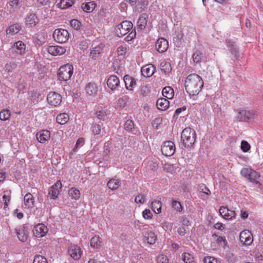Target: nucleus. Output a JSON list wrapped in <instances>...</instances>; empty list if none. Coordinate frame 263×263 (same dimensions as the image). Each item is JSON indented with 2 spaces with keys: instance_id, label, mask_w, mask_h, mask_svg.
<instances>
[{
  "instance_id": "f257e3e1",
  "label": "nucleus",
  "mask_w": 263,
  "mask_h": 263,
  "mask_svg": "<svg viewBox=\"0 0 263 263\" xmlns=\"http://www.w3.org/2000/svg\"><path fill=\"white\" fill-rule=\"evenodd\" d=\"M203 86V81L200 76L196 73L189 75L185 81V88L190 95H197Z\"/></svg>"
},
{
  "instance_id": "f03ea898",
  "label": "nucleus",
  "mask_w": 263,
  "mask_h": 263,
  "mask_svg": "<svg viewBox=\"0 0 263 263\" xmlns=\"http://www.w3.org/2000/svg\"><path fill=\"white\" fill-rule=\"evenodd\" d=\"M196 139L195 131L190 128H184L181 133V140L185 147H190L195 143Z\"/></svg>"
},
{
  "instance_id": "7ed1b4c3",
  "label": "nucleus",
  "mask_w": 263,
  "mask_h": 263,
  "mask_svg": "<svg viewBox=\"0 0 263 263\" xmlns=\"http://www.w3.org/2000/svg\"><path fill=\"white\" fill-rule=\"evenodd\" d=\"M73 69L72 65L69 64L62 66L58 73L59 80L66 81L70 79L73 74Z\"/></svg>"
},
{
  "instance_id": "20e7f679",
  "label": "nucleus",
  "mask_w": 263,
  "mask_h": 263,
  "mask_svg": "<svg viewBox=\"0 0 263 263\" xmlns=\"http://www.w3.org/2000/svg\"><path fill=\"white\" fill-rule=\"evenodd\" d=\"M133 24L129 21H124L116 28L115 32L119 37H122L127 34L133 29Z\"/></svg>"
},
{
  "instance_id": "39448f33",
  "label": "nucleus",
  "mask_w": 263,
  "mask_h": 263,
  "mask_svg": "<svg viewBox=\"0 0 263 263\" xmlns=\"http://www.w3.org/2000/svg\"><path fill=\"white\" fill-rule=\"evenodd\" d=\"M69 36V32L64 29H56L53 33L54 40L59 43H64L67 42Z\"/></svg>"
},
{
  "instance_id": "423d86ee",
  "label": "nucleus",
  "mask_w": 263,
  "mask_h": 263,
  "mask_svg": "<svg viewBox=\"0 0 263 263\" xmlns=\"http://www.w3.org/2000/svg\"><path fill=\"white\" fill-rule=\"evenodd\" d=\"M241 174L248 178L251 182L255 183L256 184H259V181H257L260 175L259 173L255 171L248 168H243L241 171Z\"/></svg>"
},
{
  "instance_id": "0eeeda50",
  "label": "nucleus",
  "mask_w": 263,
  "mask_h": 263,
  "mask_svg": "<svg viewBox=\"0 0 263 263\" xmlns=\"http://www.w3.org/2000/svg\"><path fill=\"white\" fill-rule=\"evenodd\" d=\"M175 145L171 141L164 142L161 147L162 153L166 156H172L175 153Z\"/></svg>"
},
{
  "instance_id": "6e6552de",
  "label": "nucleus",
  "mask_w": 263,
  "mask_h": 263,
  "mask_svg": "<svg viewBox=\"0 0 263 263\" xmlns=\"http://www.w3.org/2000/svg\"><path fill=\"white\" fill-rule=\"evenodd\" d=\"M254 117V114L253 111L241 110L238 112L236 120L240 122H246L253 119Z\"/></svg>"
},
{
  "instance_id": "1a4fd4ad",
  "label": "nucleus",
  "mask_w": 263,
  "mask_h": 263,
  "mask_svg": "<svg viewBox=\"0 0 263 263\" xmlns=\"http://www.w3.org/2000/svg\"><path fill=\"white\" fill-rule=\"evenodd\" d=\"M68 252L69 255L76 260L79 259L82 254L80 247L75 244L70 245L68 248Z\"/></svg>"
},
{
  "instance_id": "9d476101",
  "label": "nucleus",
  "mask_w": 263,
  "mask_h": 263,
  "mask_svg": "<svg viewBox=\"0 0 263 263\" xmlns=\"http://www.w3.org/2000/svg\"><path fill=\"white\" fill-rule=\"evenodd\" d=\"M47 100L50 105L57 106L62 102V97L60 94L55 92H50L47 96Z\"/></svg>"
},
{
  "instance_id": "9b49d317",
  "label": "nucleus",
  "mask_w": 263,
  "mask_h": 263,
  "mask_svg": "<svg viewBox=\"0 0 263 263\" xmlns=\"http://www.w3.org/2000/svg\"><path fill=\"white\" fill-rule=\"evenodd\" d=\"M48 231V228L43 223L37 224L33 229V235L39 238L45 236Z\"/></svg>"
},
{
  "instance_id": "f8f14e48",
  "label": "nucleus",
  "mask_w": 263,
  "mask_h": 263,
  "mask_svg": "<svg viewBox=\"0 0 263 263\" xmlns=\"http://www.w3.org/2000/svg\"><path fill=\"white\" fill-rule=\"evenodd\" d=\"M62 184L60 181H58L49 189L48 191V195L50 196L51 199H55L60 192Z\"/></svg>"
},
{
  "instance_id": "ddd939ff",
  "label": "nucleus",
  "mask_w": 263,
  "mask_h": 263,
  "mask_svg": "<svg viewBox=\"0 0 263 263\" xmlns=\"http://www.w3.org/2000/svg\"><path fill=\"white\" fill-rule=\"evenodd\" d=\"M240 241L245 245H250L253 241V236L251 233L247 230L242 231L239 236Z\"/></svg>"
},
{
  "instance_id": "4468645a",
  "label": "nucleus",
  "mask_w": 263,
  "mask_h": 263,
  "mask_svg": "<svg viewBox=\"0 0 263 263\" xmlns=\"http://www.w3.org/2000/svg\"><path fill=\"white\" fill-rule=\"evenodd\" d=\"M226 43L230 52L237 60L239 59V52L235 42L232 41L231 40L227 39L226 40Z\"/></svg>"
},
{
  "instance_id": "2eb2a0df",
  "label": "nucleus",
  "mask_w": 263,
  "mask_h": 263,
  "mask_svg": "<svg viewBox=\"0 0 263 263\" xmlns=\"http://www.w3.org/2000/svg\"><path fill=\"white\" fill-rule=\"evenodd\" d=\"M157 50L160 53L165 52L168 48V42L163 37L159 38L155 44Z\"/></svg>"
},
{
  "instance_id": "dca6fc26",
  "label": "nucleus",
  "mask_w": 263,
  "mask_h": 263,
  "mask_svg": "<svg viewBox=\"0 0 263 263\" xmlns=\"http://www.w3.org/2000/svg\"><path fill=\"white\" fill-rule=\"evenodd\" d=\"M107 84L108 87L111 90L117 89L120 85V81L118 78L115 75L110 76L107 79Z\"/></svg>"
},
{
  "instance_id": "f3484780",
  "label": "nucleus",
  "mask_w": 263,
  "mask_h": 263,
  "mask_svg": "<svg viewBox=\"0 0 263 263\" xmlns=\"http://www.w3.org/2000/svg\"><path fill=\"white\" fill-rule=\"evenodd\" d=\"M220 214L226 219H231L233 217H235L236 215L234 211L229 210L226 206H221L219 209Z\"/></svg>"
},
{
  "instance_id": "a211bd4d",
  "label": "nucleus",
  "mask_w": 263,
  "mask_h": 263,
  "mask_svg": "<svg viewBox=\"0 0 263 263\" xmlns=\"http://www.w3.org/2000/svg\"><path fill=\"white\" fill-rule=\"evenodd\" d=\"M47 50L52 55H62L66 51L64 47L59 46H50L47 48Z\"/></svg>"
},
{
  "instance_id": "6ab92c4d",
  "label": "nucleus",
  "mask_w": 263,
  "mask_h": 263,
  "mask_svg": "<svg viewBox=\"0 0 263 263\" xmlns=\"http://www.w3.org/2000/svg\"><path fill=\"white\" fill-rule=\"evenodd\" d=\"M36 138L39 142L44 143L46 141L49 140L50 137V133L47 130H43L36 134Z\"/></svg>"
},
{
  "instance_id": "aec40b11",
  "label": "nucleus",
  "mask_w": 263,
  "mask_h": 263,
  "mask_svg": "<svg viewBox=\"0 0 263 263\" xmlns=\"http://www.w3.org/2000/svg\"><path fill=\"white\" fill-rule=\"evenodd\" d=\"M155 70V67L152 64H147L141 68L142 74L146 78L152 76Z\"/></svg>"
},
{
  "instance_id": "412c9836",
  "label": "nucleus",
  "mask_w": 263,
  "mask_h": 263,
  "mask_svg": "<svg viewBox=\"0 0 263 263\" xmlns=\"http://www.w3.org/2000/svg\"><path fill=\"white\" fill-rule=\"evenodd\" d=\"M124 81L126 88L128 90H133V88L136 85L135 79L127 74L124 76Z\"/></svg>"
},
{
  "instance_id": "4be33fe9",
  "label": "nucleus",
  "mask_w": 263,
  "mask_h": 263,
  "mask_svg": "<svg viewBox=\"0 0 263 263\" xmlns=\"http://www.w3.org/2000/svg\"><path fill=\"white\" fill-rule=\"evenodd\" d=\"M148 17V14L145 13H142L139 16L137 22L138 29L142 30L145 29L147 25Z\"/></svg>"
},
{
  "instance_id": "5701e85b",
  "label": "nucleus",
  "mask_w": 263,
  "mask_h": 263,
  "mask_svg": "<svg viewBox=\"0 0 263 263\" xmlns=\"http://www.w3.org/2000/svg\"><path fill=\"white\" fill-rule=\"evenodd\" d=\"M104 47V45L103 44H100L97 46H95L93 48L92 50H91L90 52L89 56L92 59H96L99 56V55L102 52V50Z\"/></svg>"
},
{
  "instance_id": "b1692460",
  "label": "nucleus",
  "mask_w": 263,
  "mask_h": 263,
  "mask_svg": "<svg viewBox=\"0 0 263 263\" xmlns=\"http://www.w3.org/2000/svg\"><path fill=\"white\" fill-rule=\"evenodd\" d=\"M15 230L19 240L22 242L26 241L27 239V234L25 226L24 225L21 228L15 229Z\"/></svg>"
},
{
  "instance_id": "393cba45",
  "label": "nucleus",
  "mask_w": 263,
  "mask_h": 263,
  "mask_svg": "<svg viewBox=\"0 0 263 263\" xmlns=\"http://www.w3.org/2000/svg\"><path fill=\"white\" fill-rule=\"evenodd\" d=\"M170 105V102L168 99L164 98H161L158 99L157 101V106L159 110H165Z\"/></svg>"
},
{
  "instance_id": "a878e982",
  "label": "nucleus",
  "mask_w": 263,
  "mask_h": 263,
  "mask_svg": "<svg viewBox=\"0 0 263 263\" xmlns=\"http://www.w3.org/2000/svg\"><path fill=\"white\" fill-rule=\"evenodd\" d=\"M25 205L28 208H32L34 206V198L30 193L26 194L24 198Z\"/></svg>"
},
{
  "instance_id": "bb28decb",
  "label": "nucleus",
  "mask_w": 263,
  "mask_h": 263,
  "mask_svg": "<svg viewBox=\"0 0 263 263\" xmlns=\"http://www.w3.org/2000/svg\"><path fill=\"white\" fill-rule=\"evenodd\" d=\"M14 48H15L16 50H15L17 53L22 55L25 53L26 45L21 41H18L14 44Z\"/></svg>"
},
{
  "instance_id": "cd10ccee",
  "label": "nucleus",
  "mask_w": 263,
  "mask_h": 263,
  "mask_svg": "<svg viewBox=\"0 0 263 263\" xmlns=\"http://www.w3.org/2000/svg\"><path fill=\"white\" fill-rule=\"evenodd\" d=\"M27 24L29 25L30 27L35 26L39 22V19L35 14L30 13L26 18Z\"/></svg>"
},
{
  "instance_id": "c85d7f7f",
  "label": "nucleus",
  "mask_w": 263,
  "mask_h": 263,
  "mask_svg": "<svg viewBox=\"0 0 263 263\" xmlns=\"http://www.w3.org/2000/svg\"><path fill=\"white\" fill-rule=\"evenodd\" d=\"M85 89L86 92L90 96L95 95L98 92V87L95 83H88Z\"/></svg>"
},
{
  "instance_id": "c756f323",
  "label": "nucleus",
  "mask_w": 263,
  "mask_h": 263,
  "mask_svg": "<svg viewBox=\"0 0 263 263\" xmlns=\"http://www.w3.org/2000/svg\"><path fill=\"white\" fill-rule=\"evenodd\" d=\"M162 93L163 96L167 99H172L174 95L173 89L170 86H166L163 88Z\"/></svg>"
},
{
  "instance_id": "7c9ffc66",
  "label": "nucleus",
  "mask_w": 263,
  "mask_h": 263,
  "mask_svg": "<svg viewBox=\"0 0 263 263\" xmlns=\"http://www.w3.org/2000/svg\"><path fill=\"white\" fill-rule=\"evenodd\" d=\"M91 247L98 249L100 248L102 245V238L98 236H95L90 240Z\"/></svg>"
},
{
  "instance_id": "2f4dec72",
  "label": "nucleus",
  "mask_w": 263,
  "mask_h": 263,
  "mask_svg": "<svg viewBox=\"0 0 263 263\" xmlns=\"http://www.w3.org/2000/svg\"><path fill=\"white\" fill-rule=\"evenodd\" d=\"M96 4L94 2H90L82 4V8L86 12H91L95 8Z\"/></svg>"
},
{
  "instance_id": "473e14b6",
  "label": "nucleus",
  "mask_w": 263,
  "mask_h": 263,
  "mask_svg": "<svg viewBox=\"0 0 263 263\" xmlns=\"http://www.w3.org/2000/svg\"><path fill=\"white\" fill-rule=\"evenodd\" d=\"M21 29L18 24H15L10 26L6 30L7 34L13 35L18 33Z\"/></svg>"
},
{
  "instance_id": "72a5a7b5",
  "label": "nucleus",
  "mask_w": 263,
  "mask_h": 263,
  "mask_svg": "<svg viewBox=\"0 0 263 263\" xmlns=\"http://www.w3.org/2000/svg\"><path fill=\"white\" fill-rule=\"evenodd\" d=\"M121 185V182L119 180L111 179L108 181L107 186L109 189L115 190Z\"/></svg>"
},
{
  "instance_id": "f704fd0d",
  "label": "nucleus",
  "mask_w": 263,
  "mask_h": 263,
  "mask_svg": "<svg viewBox=\"0 0 263 263\" xmlns=\"http://www.w3.org/2000/svg\"><path fill=\"white\" fill-rule=\"evenodd\" d=\"M69 120V116L65 113L60 114L56 118L57 122L60 124H64Z\"/></svg>"
},
{
  "instance_id": "c9c22d12",
  "label": "nucleus",
  "mask_w": 263,
  "mask_h": 263,
  "mask_svg": "<svg viewBox=\"0 0 263 263\" xmlns=\"http://www.w3.org/2000/svg\"><path fill=\"white\" fill-rule=\"evenodd\" d=\"M151 207L153 211L157 214L161 212V202L160 201L155 200L151 203Z\"/></svg>"
},
{
  "instance_id": "e433bc0d",
  "label": "nucleus",
  "mask_w": 263,
  "mask_h": 263,
  "mask_svg": "<svg viewBox=\"0 0 263 263\" xmlns=\"http://www.w3.org/2000/svg\"><path fill=\"white\" fill-rule=\"evenodd\" d=\"M160 69L165 73H169L172 70L171 64L165 61L162 62L160 64Z\"/></svg>"
},
{
  "instance_id": "4c0bfd02",
  "label": "nucleus",
  "mask_w": 263,
  "mask_h": 263,
  "mask_svg": "<svg viewBox=\"0 0 263 263\" xmlns=\"http://www.w3.org/2000/svg\"><path fill=\"white\" fill-rule=\"evenodd\" d=\"M103 124L101 122L99 123L93 124L91 127V130L94 135H97L101 134V127Z\"/></svg>"
},
{
  "instance_id": "58836bf2",
  "label": "nucleus",
  "mask_w": 263,
  "mask_h": 263,
  "mask_svg": "<svg viewBox=\"0 0 263 263\" xmlns=\"http://www.w3.org/2000/svg\"><path fill=\"white\" fill-rule=\"evenodd\" d=\"M68 194L72 199H74L75 200L79 199V198L80 197V191L74 187L71 188L69 190Z\"/></svg>"
},
{
  "instance_id": "ea45409f",
  "label": "nucleus",
  "mask_w": 263,
  "mask_h": 263,
  "mask_svg": "<svg viewBox=\"0 0 263 263\" xmlns=\"http://www.w3.org/2000/svg\"><path fill=\"white\" fill-rule=\"evenodd\" d=\"M73 0H61L59 3V7L61 9H66L73 4Z\"/></svg>"
},
{
  "instance_id": "a19ab883",
  "label": "nucleus",
  "mask_w": 263,
  "mask_h": 263,
  "mask_svg": "<svg viewBox=\"0 0 263 263\" xmlns=\"http://www.w3.org/2000/svg\"><path fill=\"white\" fill-rule=\"evenodd\" d=\"M145 238L148 243L154 244L156 241L157 237L155 235V234L154 232L151 231L146 234Z\"/></svg>"
},
{
  "instance_id": "79ce46f5",
  "label": "nucleus",
  "mask_w": 263,
  "mask_h": 263,
  "mask_svg": "<svg viewBox=\"0 0 263 263\" xmlns=\"http://www.w3.org/2000/svg\"><path fill=\"white\" fill-rule=\"evenodd\" d=\"M148 5V2L145 0H141L138 2L136 6V10L139 12H141L144 10Z\"/></svg>"
},
{
  "instance_id": "37998d69",
  "label": "nucleus",
  "mask_w": 263,
  "mask_h": 263,
  "mask_svg": "<svg viewBox=\"0 0 263 263\" xmlns=\"http://www.w3.org/2000/svg\"><path fill=\"white\" fill-rule=\"evenodd\" d=\"M182 259L185 263H195L193 256L188 253H184L182 255Z\"/></svg>"
},
{
  "instance_id": "c03bdc74",
  "label": "nucleus",
  "mask_w": 263,
  "mask_h": 263,
  "mask_svg": "<svg viewBox=\"0 0 263 263\" xmlns=\"http://www.w3.org/2000/svg\"><path fill=\"white\" fill-rule=\"evenodd\" d=\"M135 125L131 120H127L124 124V128L128 132H132L135 129Z\"/></svg>"
},
{
  "instance_id": "a18cd8bd",
  "label": "nucleus",
  "mask_w": 263,
  "mask_h": 263,
  "mask_svg": "<svg viewBox=\"0 0 263 263\" xmlns=\"http://www.w3.org/2000/svg\"><path fill=\"white\" fill-rule=\"evenodd\" d=\"M10 117V111L7 109H4L0 112V119L6 121L9 119Z\"/></svg>"
},
{
  "instance_id": "49530a36",
  "label": "nucleus",
  "mask_w": 263,
  "mask_h": 263,
  "mask_svg": "<svg viewBox=\"0 0 263 263\" xmlns=\"http://www.w3.org/2000/svg\"><path fill=\"white\" fill-rule=\"evenodd\" d=\"M17 67V65L14 62H10L9 63H7L4 69L7 72H11L14 70Z\"/></svg>"
},
{
  "instance_id": "de8ad7c7",
  "label": "nucleus",
  "mask_w": 263,
  "mask_h": 263,
  "mask_svg": "<svg viewBox=\"0 0 263 263\" xmlns=\"http://www.w3.org/2000/svg\"><path fill=\"white\" fill-rule=\"evenodd\" d=\"M193 60L195 63H199L201 59V53L198 50H196L192 55Z\"/></svg>"
},
{
  "instance_id": "09e8293b",
  "label": "nucleus",
  "mask_w": 263,
  "mask_h": 263,
  "mask_svg": "<svg viewBox=\"0 0 263 263\" xmlns=\"http://www.w3.org/2000/svg\"><path fill=\"white\" fill-rule=\"evenodd\" d=\"M172 206L177 211L181 212L183 210V207L181 203L177 200H173L172 202Z\"/></svg>"
},
{
  "instance_id": "8fccbe9b",
  "label": "nucleus",
  "mask_w": 263,
  "mask_h": 263,
  "mask_svg": "<svg viewBox=\"0 0 263 263\" xmlns=\"http://www.w3.org/2000/svg\"><path fill=\"white\" fill-rule=\"evenodd\" d=\"M199 191L208 196L210 195L211 194L209 188L204 184H201L199 185Z\"/></svg>"
},
{
  "instance_id": "3c124183",
  "label": "nucleus",
  "mask_w": 263,
  "mask_h": 263,
  "mask_svg": "<svg viewBox=\"0 0 263 263\" xmlns=\"http://www.w3.org/2000/svg\"><path fill=\"white\" fill-rule=\"evenodd\" d=\"M40 94L37 91H33L31 96V102L34 104H36L40 100Z\"/></svg>"
},
{
  "instance_id": "603ef678",
  "label": "nucleus",
  "mask_w": 263,
  "mask_h": 263,
  "mask_svg": "<svg viewBox=\"0 0 263 263\" xmlns=\"http://www.w3.org/2000/svg\"><path fill=\"white\" fill-rule=\"evenodd\" d=\"M71 26L76 30H79L81 26V23L77 20L73 19L70 21Z\"/></svg>"
},
{
  "instance_id": "864d4df0",
  "label": "nucleus",
  "mask_w": 263,
  "mask_h": 263,
  "mask_svg": "<svg viewBox=\"0 0 263 263\" xmlns=\"http://www.w3.org/2000/svg\"><path fill=\"white\" fill-rule=\"evenodd\" d=\"M251 146L249 143L245 140H242L241 142V150L246 153L250 149Z\"/></svg>"
},
{
  "instance_id": "5fc2aeb1",
  "label": "nucleus",
  "mask_w": 263,
  "mask_h": 263,
  "mask_svg": "<svg viewBox=\"0 0 263 263\" xmlns=\"http://www.w3.org/2000/svg\"><path fill=\"white\" fill-rule=\"evenodd\" d=\"M33 263H48L47 259L41 255H36L34 257Z\"/></svg>"
},
{
  "instance_id": "6e6d98bb",
  "label": "nucleus",
  "mask_w": 263,
  "mask_h": 263,
  "mask_svg": "<svg viewBox=\"0 0 263 263\" xmlns=\"http://www.w3.org/2000/svg\"><path fill=\"white\" fill-rule=\"evenodd\" d=\"M136 29L134 28L129 34L125 37V40L127 42H129L133 40L136 37Z\"/></svg>"
},
{
  "instance_id": "4d7b16f0",
  "label": "nucleus",
  "mask_w": 263,
  "mask_h": 263,
  "mask_svg": "<svg viewBox=\"0 0 263 263\" xmlns=\"http://www.w3.org/2000/svg\"><path fill=\"white\" fill-rule=\"evenodd\" d=\"M142 215L144 219H151L153 216L151 211L148 209H145L142 212Z\"/></svg>"
},
{
  "instance_id": "13d9d810",
  "label": "nucleus",
  "mask_w": 263,
  "mask_h": 263,
  "mask_svg": "<svg viewBox=\"0 0 263 263\" xmlns=\"http://www.w3.org/2000/svg\"><path fill=\"white\" fill-rule=\"evenodd\" d=\"M204 263H220L219 261L217 260V259L214 257L208 256L205 257L204 258Z\"/></svg>"
},
{
  "instance_id": "bf43d9fd",
  "label": "nucleus",
  "mask_w": 263,
  "mask_h": 263,
  "mask_svg": "<svg viewBox=\"0 0 263 263\" xmlns=\"http://www.w3.org/2000/svg\"><path fill=\"white\" fill-rule=\"evenodd\" d=\"M96 117L100 119L104 120L105 117L106 116V112L103 111H98L95 113Z\"/></svg>"
},
{
  "instance_id": "052dcab7",
  "label": "nucleus",
  "mask_w": 263,
  "mask_h": 263,
  "mask_svg": "<svg viewBox=\"0 0 263 263\" xmlns=\"http://www.w3.org/2000/svg\"><path fill=\"white\" fill-rule=\"evenodd\" d=\"M135 201L137 203L142 204L145 202V197L142 194H139L135 197Z\"/></svg>"
},
{
  "instance_id": "680f3d73",
  "label": "nucleus",
  "mask_w": 263,
  "mask_h": 263,
  "mask_svg": "<svg viewBox=\"0 0 263 263\" xmlns=\"http://www.w3.org/2000/svg\"><path fill=\"white\" fill-rule=\"evenodd\" d=\"M217 242L220 246L224 247L227 243L225 237L219 236L217 238Z\"/></svg>"
},
{
  "instance_id": "e2e57ef3",
  "label": "nucleus",
  "mask_w": 263,
  "mask_h": 263,
  "mask_svg": "<svg viewBox=\"0 0 263 263\" xmlns=\"http://www.w3.org/2000/svg\"><path fill=\"white\" fill-rule=\"evenodd\" d=\"M157 261L159 263H168V262L166 256L164 255H159L158 257Z\"/></svg>"
},
{
  "instance_id": "0e129e2a",
  "label": "nucleus",
  "mask_w": 263,
  "mask_h": 263,
  "mask_svg": "<svg viewBox=\"0 0 263 263\" xmlns=\"http://www.w3.org/2000/svg\"><path fill=\"white\" fill-rule=\"evenodd\" d=\"M126 48L123 46H120L117 49V53L118 55H123L126 53Z\"/></svg>"
},
{
  "instance_id": "69168bd1",
  "label": "nucleus",
  "mask_w": 263,
  "mask_h": 263,
  "mask_svg": "<svg viewBox=\"0 0 263 263\" xmlns=\"http://www.w3.org/2000/svg\"><path fill=\"white\" fill-rule=\"evenodd\" d=\"M181 222L184 226H189L190 225V221L189 218H187L185 216H183L181 217Z\"/></svg>"
},
{
  "instance_id": "338daca9",
  "label": "nucleus",
  "mask_w": 263,
  "mask_h": 263,
  "mask_svg": "<svg viewBox=\"0 0 263 263\" xmlns=\"http://www.w3.org/2000/svg\"><path fill=\"white\" fill-rule=\"evenodd\" d=\"M3 200L4 202V208H6L8 206V202L10 200V196L9 195H4L3 196Z\"/></svg>"
},
{
  "instance_id": "774afa93",
  "label": "nucleus",
  "mask_w": 263,
  "mask_h": 263,
  "mask_svg": "<svg viewBox=\"0 0 263 263\" xmlns=\"http://www.w3.org/2000/svg\"><path fill=\"white\" fill-rule=\"evenodd\" d=\"M88 48V44L87 42L85 41H81L80 44V48L81 50H85Z\"/></svg>"
}]
</instances>
